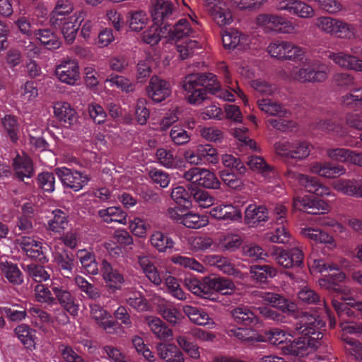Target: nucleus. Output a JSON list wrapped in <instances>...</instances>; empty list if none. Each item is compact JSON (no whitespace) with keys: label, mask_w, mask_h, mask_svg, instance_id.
<instances>
[{"label":"nucleus","mask_w":362,"mask_h":362,"mask_svg":"<svg viewBox=\"0 0 362 362\" xmlns=\"http://www.w3.org/2000/svg\"><path fill=\"white\" fill-rule=\"evenodd\" d=\"M267 51L272 58L281 60L302 62L303 67L291 71V77L300 82H322L327 78L326 66L318 60H313L301 47L291 42L276 40L269 43Z\"/></svg>","instance_id":"f257e3e1"},{"label":"nucleus","mask_w":362,"mask_h":362,"mask_svg":"<svg viewBox=\"0 0 362 362\" xmlns=\"http://www.w3.org/2000/svg\"><path fill=\"white\" fill-rule=\"evenodd\" d=\"M218 69L221 73L223 74L226 85L229 90L222 88L216 76L212 73L187 75L183 81V89L185 91H191L206 86L209 92L217 98L226 101L233 102L235 100V95H237L243 100L244 104L247 105L248 101L246 96L240 90L237 83H233L226 64L224 62L220 63Z\"/></svg>","instance_id":"f03ea898"},{"label":"nucleus","mask_w":362,"mask_h":362,"mask_svg":"<svg viewBox=\"0 0 362 362\" xmlns=\"http://www.w3.org/2000/svg\"><path fill=\"white\" fill-rule=\"evenodd\" d=\"M296 322L293 329L283 330L279 328H272L264 332V340L274 345H279L287 341L288 337H294L296 334L308 335L317 334V338L323 337L321 330L325 325V322L316 315L300 313L296 316Z\"/></svg>","instance_id":"7ed1b4c3"},{"label":"nucleus","mask_w":362,"mask_h":362,"mask_svg":"<svg viewBox=\"0 0 362 362\" xmlns=\"http://www.w3.org/2000/svg\"><path fill=\"white\" fill-rule=\"evenodd\" d=\"M345 279L346 275H344L343 273H339L336 276V279L333 277L332 279L324 278L320 280V285L321 287L338 291L339 293H341L344 295L342 297L344 302H339L335 298H333L332 300V307L335 310L337 315H339L340 317L344 314L349 316H352L354 315V312L349 308H348V305L355 308L358 311L362 312V302L356 301L352 297L350 296L352 294V289L349 286L339 284V283L344 281Z\"/></svg>","instance_id":"20e7f679"},{"label":"nucleus","mask_w":362,"mask_h":362,"mask_svg":"<svg viewBox=\"0 0 362 362\" xmlns=\"http://www.w3.org/2000/svg\"><path fill=\"white\" fill-rule=\"evenodd\" d=\"M40 42L48 49L59 48L61 42L58 37L49 30H36L30 28V25L24 21V54L32 59L37 57L40 54V49L36 43Z\"/></svg>","instance_id":"39448f33"},{"label":"nucleus","mask_w":362,"mask_h":362,"mask_svg":"<svg viewBox=\"0 0 362 362\" xmlns=\"http://www.w3.org/2000/svg\"><path fill=\"white\" fill-rule=\"evenodd\" d=\"M315 25L322 32L337 38L351 40L356 36V26L339 18L320 16L316 19Z\"/></svg>","instance_id":"423d86ee"},{"label":"nucleus","mask_w":362,"mask_h":362,"mask_svg":"<svg viewBox=\"0 0 362 362\" xmlns=\"http://www.w3.org/2000/svg\"><path fill=\"white\" fill-rule=\"evenodd\" d=\"M255 24L265 33L280 34H297L296 25L285 17L271 13L259 14L255 18Z\"/></svg>","instance_id":"0eeeda50"},{"label":"nucleus","mask_w":362,"mask_h":362,"mask_svg":"<svg viewBox=\"0 0 362 362\" xmlns=\"http://www.w3.org/2000/svg\"><path fill=\"white\" fill-rule=\"evenodd\" d=\"M353 312L354 315L349 316L352 317L355 315V312L353 309L357 310L355 308L351 307L350 305H347ZM340 318V327L342 332L341 339L350 347L346 348L347 351L357 360L362 359V343L359 341L349 337V334H362V323H355L353 322L346 321L344 318L345 316L349 315L344 314L341 317L338 315Z\"/></svg>","instance_id":"6e6552de"},{"label":"nucleus","mask_w":362,"mask_h":362,"mask_svg":"<svg viewBox=\"0 0 362 362\" xmlns=\"http://www.w3.org/2000/svg\"><path fill=\"white\" fill-rule=\"evenodd\" d=\"M274 148L279 156L297 160L306 158L310 153L309 144L301 140L279 141L275 144Z\"/></svg>","instance_id":"1a4fd4ad"},{"label":"nucleus","mask_w":362,"mask_h":362,"mask_svg":"<svg viewBox=\"0 0 362 362\" xmlns=\"http://www.w3.org/2000/svg\"><path fill=\"white\" fill-rule=\"evenodd\" d=\"M317 334H310L304 335L296 340L293 341L288 345L282 347L284 354H290L297 356H305L314 351L319 345V339Z\"/></svg>","instance_id":"9d476101"},{"label":"nucleus","mask_w":362,"mask_h":362,"mask_svg":"<svg viewBox=\"0 0 362 362\" xmlns=\"http://www.w3.org/2000/svg\"><path fill=\"white\" fill-rule=\"evenodd\" d=\"M206 9L213 21L219 27L229 25L233 21L228 4L223 0H205Z\"/></svg>","instance_id":"9b49d317"},{"label":"nucleus","mask_w":362,"mask_h":362,"mask_svg":"<svg viewBox=\"0 0 362 362\" xmlns=\"http://www.w3.org/2000/svg\"><path fill=\"white\" fill-rule=\"evenodd\" d=\"M286 211V207L282 204H277L275 206L274 214L276 218V226L274 232L267 233V239L269 241L279 244L290 243L291 235L284 224Z\"/></svg>","instance_id":"f8f14e48"},{"label":"nucleus","mask_w":362,"mask_h":362,"mask_svg":"<svg viewBox=\"0 0 362 362\" xmlns=\"http://www.w3.org/2000/svg\"><path fill=\"white\" fill-rule=\"evenodd\" d=\"M183 177L193 184L209 189H218L221 182L216 175L206 168L194 167L185 172Z\"/></svg>","instance_id":"ddd939ff"},{"label":"nucleus","mask_w":362,"mask_h":362,"mask_svg":"<svg viewBox=\"0 0 362 362\" xmlns=\"http://www.w3.org/2000/svg\"><path fill=\"white\" fill-rule=\"evenodd\" d=\"M317 52L321 57H328L342 69L362 72V59L353 53L350 54L344 51L334 52L329 50L318 51Z\"/></svg>","instance_id":"4468645a"},{"label":"nucleus","mask_w":362,"mask_h":362,"mask_svg":"<svg viewBox=\"0 0 362 362\" xmlns=\"http://www.w3.org/2000/svg\"><path fill=\"white\" fill-rule=\"evenodd\" d=\"M276 8L302 19H310L315 16L314 8L300 0H279L276 3Z\"/></svg>","instance_id":"2eb2a0df"},{"label":"nucleus","mask_w":362,"mask_h":362,"mask_svg":"<svg viewBox=\"0 0 362 362\" xmlns=\"http://www.w3.org/2000/svg\"><path fill=\"white\" fill-rule=\"evenodd\" d=\"M184 157L188 163L193 165H202L206 163L216 164L219 160L216 149L209 144L198 145L194 151H185Z\"/></svg>","instance_id":"dca6fc26"},{"label":"nucleus","mask_w":362,"mask_h":362,"mask_svg":"<svg viewBox=\"0 0 362 362\" xmlns=\"http://www.w3.org/2000/svg\"><path fill=\"white\" fill-rule=\"evenodd\" d=\"M55 173L64 187L72 189L75 192L81 190L90 180L86 174L71 170L65 167L56 168Z\"/></svg>","instance_id":"f3484780"},{"label":"nucleus","mask_w":362,"mask_h":362,"mask_svg":"<svg viewBox=\"0 0 362 362\" xmlns=\"http://www.w3.org/2000/svg\"><path fill=\"white\" fill-rule=\"evenodd\" d=\"M270 252L277 263L285 268L299 267L303 264V253L299 247H294L289 251H286L274 246L271 248Z\"/></svg>","instance_id":"a211bd4d"},{"label":"nucleus","mask_w":362,"mask_h":362,"mask_svg":"<svg viewBox=\"0 0 362 362\" xmlns=\"http://www.w3.org/2000/svg\"><path fill=\"white\" fill-rule=\"evenodd\" d=\"M288 179L297 181L300 185L310 193L315 194L317 196L330 195L329 189L319 182L317 178L308 175L298 173L288 170L286 174Z\"/></svg>","instance_id":"6ab92c4d"},{"label":"nucleus","mask_w":362,"mask_h":362,"mask_svg":"<svg viewBox=\"0 0 362 362\" xmlns=\"http://www.w3.org/2000/svg\"><path fill=\"white\" fill-rule=\"evenodd\" d=\"M57 78L62 83L74 86L80 78L78 63L75 59H65L55 69Z\"/></svg>","instance_id":"aec40b11"},{"label":"nucleus","mask_w":362,"mask_h":362,"mask_svg":"<svg viewBox=\"0 0 362 362\" xmlns=\"http://www.w3.org/2000/svg\"><path fill=\"white\" fill-rule=\"evenodd\" d=\"M252 294L255 297L259 298L263 303L276 308L284 313H293L296 308L293 303L276 293L255 291Z\"/></svg>","instance_id":"412c9836"},{"label":"nucleus","mask_w":362,"mask_h":362,"mask_svg":"<svg viewBox=\"0 0 362 362\" xmlns=\"http://www.w3.org/2000/svg\"><path fill=\"white\" fill-rule=\"evenodd\" d=\"M328 204L322 199L312 198L306 196L304 197H294L293 201V209L306 212L308 214H317L328 211Z\"/></svg>","instance_id":"4be33fe9"},{"label":"nucleus","mask_w":362,"mask_h":362,"mask_svg":"<svg viewBox=\"0 0 362 362\" xmlns=\"http://www.w3.org/2000/svg\"><path fill=\"white\" fill-rule=\"evenodd\" d=\"M148 96L154 103H160L168 98L172 92L170 83L157 76H153L146 88Z\"/></svg>","instance_id":"5701e85b"},{"label":"nucleus","mask_w":362,"mask_h":362,"mask_svg":"<svg viewBox=\"0 0 362 362\" xmlns=\"http://www.w3.org/2000/svg\"><path fill=\"white\" fill-rule=\"evenodd\" d=\"M50 287L55 296V300L57 299L59 303L70 315L76 316L79 306L76 303L74 295L64 286H59L55 283H52Z\"/></svg>","instance_id":"b1692460"},{"label":"nucleus","mask_w":362,"mask_h":362,"mask_svg":"<svg viewBox=\"0 0 362 362\" xmlns=\"http://www.w3.org/2000/svg\"><path fill=\"white\" fill-rule=\"evenodd\" d=\"M83 13L72 14L62 21L59 24H52L56 28H59L68 43H72L76 36L77 31L83 20Z\"/></svg>","instance_id":"393cba45"},{"label":"nucleus","mask_w":362,"mask_h":362,"mask_svg":"<svg viewBox=\"0 0 362 362\" xmlns=\"http://www.w3.org/2000/svg\"><path fill=\"white\" fill-rule=\"evenodd\" d=\"M204 262L209 266L216 267L226 274L234 276L240 279H243L246 276V274L235 269L230 259L226 257L218 255H209L204 257Z\"/></svg>","instance_id":"a878e982"},{"label":"nucleus","mask_w":362,"mask_h":362,"mask_svg":"<svg viewBox=\"0 0 362 362\" xmlns=\"http://www.w3.org/2000/svg\"><path fill=\"white\" fill-rule=\"evenodd\" d=\"M247 165L251 170L260 174L269 182H274L278 177V173L274 167L269 165L261 156H249Z\"/></svg>","instance_id":"bb28decb"},{"label":"nucleus","mask_w":362,"mask_h":362,"mask_svg":"<svg viewBox=\"0 0 362 362\" xmlns=\"http://www.w3.org/2000/svg\"><path fill=\"white\" fill-rule=\"evenodd\" d=\"M89 306L90 317L95 322L107 333H113L116 324L111 320V315L99 304Z\"/></svg>","instance_id":"cd10ccee"},{"label":"nucleus","mask_w":362,"mask_h":362,"mask_svg":"<svg viewBox=\"0 0 362 362\" xmlns=\"http://www.w3.org/2000/svg\"><path fill=\"white\" fill-rule=\"evenodd\" d=\"M298 298L300 301L305 303L322 305L325 312L329 319L330 326H335L336 320L334 318L332 317V312L329 309L327 303L324 299L321 300L320 296L314 290L305 286L298 291Z\"/></svg>","instance_id":"c85d7f7f"},{"label":"nucleus","mask_w":362,"mask_h":362,"mask_svg":"<svg viewBox=\"0 0 362 362\" xmlns=\"http://www.w3.org/2000/svg\"><path fill=\"white\" fill-rule=\"evenodd\" d=\"M332 187L344 194L362 198V179H340L333 182Z\"/></svg>","instance_id":"c756f323"},{"label":"nucleus","mask_w":362,"mask_h":362,"mask_svg":"<svg viewBox=\"0 0 362 362\" xmlns=\"http://www.w3.org/2000/svg\"><path fill=\"white\" fill-rule=\"evenodd\" d=\"M310 172L325 178H334L346 173V169L340 165H332L329 162H315L310 165Z\"/></svg>","instance_id":"7c9ffc66"},{"label":"nucleus","mask_w":362,"mask_h":362,"mask_svg":"<svg viewBox=\"0 0 362 362\" xmlns=\"http://www.w3.org/2000/svg\"><path fill=\"white\" fill-rule=\"evenodd\" d=\"M205 284L208 288L209 298L212 291H216L223 295H230L235 290V284L225 277H205Z\"/></svg>","instance_id":"2f4dec72"},{"label":"nucleus","mask_w":362,"mask_h":362,"mask_svg":"<svg viewBox=\"0 0 362 362\" xmlns=\"http://www.w3.org/2000/svg\"><path fill=\"white\" fill-rule=\"evenodd\" d=\"M300 233L306 239L313 240L316 243L325 244L329 249H333L337 247L334 238L320 229L305 227L300 228Z\"/></svg>","instance_id":"473e14b6"},{"label":"nucleus","mask_w":362,"mask_h":362,"mask_svg":"<svg viewBox=\"0 0 362 362\" xmlns=\"http://www.w3.org/2000/svg\"><path fill=\"white\" fill-rule=\"evenodd\" d=\"M101 273L103 279L110 288L119 289L124 281V276L117 269L112 268L106 260H103L101 265Z\"/></svg>","instance_id":"72a5a7b5"},{"label":"nucleus","mask_w":362,"mask_h":362,"mask_svg":"<svg viewBox=\"0 0 362 362\" xmlns=\"http://www.w3.org/2000/svg\"><path fill=\"white\" fill-rule=\"evenodd\" d=\"M54 116L65 125L71 127L77 122L75 110L66 102H57L53 106Z\"/></svg>","instance_id":"f704fd0d"},{"label":"nucleus","mask_w":362,"mask_h":362,"mask_svg":"<svg viewBox=\"0 0 362 362\" xmlns=\"http://www.w3.org/2000/svg\"><path fill=\"white\" fill-rule=\"evenodd\" d=\"M145 320L150 330L157 339L165 341L172 338V329L158 317L147 316Z\"/></svg>","instance_id":"c9c22d12"},{"label":"nucleus","mask_w":362,"mask_h":362,"mask_svg":"<svg viewBox=\"0 0 362 362\" xmlns=\"http://www.w3.org/2000/svg\"><path fill=\"white\" fill-rule=\"evenodd\" d=\"M170 28L165 23H156L153 22L142 34V40L144 42L154 45L170 33Z\"/></svg>","instance_id":"e433bc0d"},{"label":"nucleus","mask_w":362,"mask_h":362,"mask_svg":"<svg viewBox=\"0 0 362 362\" xmlns=\"http://www.w3.org/2000/svg\"><path fill=\"white\" fill-rule=\"evenodd\" d=\"M156 351L165 362H185L182 352L174 344L160 342L156 345Z\"/></svg>","instance_id":"4c0bfd02"},{"label":"nucleus","mask_w":362,"mask_h":362,"mask_svg":"<svg viewBox=\"0 0 362 362\" xmlns=\"http://www.w3.org/2000/svg\"><path fill=\"white\" fill-rule=\"evenodd\" d=\"M183 312L192 322L197 325L213 327L215 325L214 320L203 309L192 305H185L183 307Z\"/></svg>","instance_id":"58836bf2"},{"label":"nucleus","mask_w":362,"mask_h":362,"mask_svg":"<svg viewBox=\"0 0 362 362\" xmlns=\"http://www.w3.org/2000/svg\"><path fill=\"white\" fill-rule=\"evenodd\" d=\"M173 6L169 0H153L151 16L153 22L163 23V21L172 15Z\"/></svg>","instance_id":"ea45409f"},{"label":"nucleus","mask_w":362,"mask_h":362,"mask_svg":"<svg viewBox=\"0 0 362 362\" xmlns=\"http://www.w3.org/2000/svg\"><path fill=\"white\" fill-rule=\"evenodd\" d=\"M138 264L150 281L156 286H158L162 283V279L160 274L148 256H139Z\"/></svg>","instance_id":"a19ab883"},{"label":"nucleus","mask_w":362,"mask_h":362,"mask_svg":"<svg viewBox=\"0 0 362 362\" xmlns=\"http://www.w3.org/2000/svg\"><path fill=\"white\" fill-rule=\"evenodd\" d=\"M157 311L170 325L178 324L183 317L180 311L173 304L162 301L157 306Z\"/></svg>","instance_id":"79ce46f5"},{"label":"nucleus","mask_w":362,"mask_h":362,"mask_svg":"<svg viewBox=\"0 0 362 362\" xmlns=\"http://www.w3.org/2000/svg\"><path fill=\"white\" fill-rule=\"evenodd\" d=\"M42 242L30 237H24V254L28 257L40 262H45L46 257L42 248Z\"/></svg>","instance_id":"37998d69"},{"label":"nucleus","mask_w":362,"mask_h":362,"mask_svg":"<svg viewBox=\"0 0 362 362\" xmlns=\"http://www.w3.org/2000/svg\"><path fill=\"white\" fill-rule=\"evenodd\" d=\"M0 271L10 283L19 285L23 282L22 273L16 264L8 260H1Z\"/></svg>","instance_id":"c03bdc74"},{"label":"nucleus","mask_w":362,"mask_h":362,"mask_svg":"<svg viewBox=\"0 0 362 362\" xmlns=\"http://www.w3.org/2000/svg\"><path fill=\"white\" fill-rule=\"evenodd\" d=\"M98 215L107 223L116 222L122 225L127 224V214L119 207L111 206L100 209Z\"/></svg>","instance_id":"a18cd8bd"},{"label":"nucleus","mask_w":362,"mask_h":362,"mask_svg":"<svg viewBox=\"0 0 362 362\" xmlns=\"http://www.w3.org/2000/svg\"><path fill=\"white\" fill-rule=\"evenodd\" d=\"M76 257L79 260L85 273L93 275L98 273L95 256L92 252L87 250H78L76 252Z\"/></svg>","instance_id":"49530a36"},{"label":"nucleus","mask_w":362,"mask_h":362,"mask_svg":"<svg viewBox=\"0 0 362 362\" xmlns=\"http://www.w3.org/2000/svg\"><path fill=\"white\" fill-rule=\"evenodd\" d=\"M151 245L159 252H167L174 247L175 242L167 234L155 231L150 237Z\"/></svg>","instance_id":"de8ad7c7"},{"label":"nucleus","mask_w":362,"mask_h":362,"mask_svg":"<svg viewBox=\"0 0 362 362\" xmlns=\"http://www.w3.org/2000/svg\"><path fill=\"white\" fill-rule=\"evenodd\" d=\"M73 10V4L69 0H59L51 14V24H59L67 16H71Z\"/></svg>","instance_id":"09e8293b"},{"label":"nucleus","mask_w":362,"mask_h":362,"mask_svg":"<svg viewBox=\"0 0 362 362\" xmlns=\"http://www.w3.org/2000/svg\"><path fill=\"white\" fill-rule=\"evenodd\" d=\"M48 218L47 228L52 232L61 233L68 225L67 216L60 209L52 211Z\"/></svg>","instance_id":"8fccbe9b"},{"label":"nucleus","mask_w":362,"mask_h":362,"mask_svg":"<svg viewBox=\"0 0 362 362\" xmlns=\"http://www.w3.org/2000/svg\"><path fill=\"white\" fill-rule=\"evenodd\" d=\"M187 243L191 250L194 252H204L206 250L216 251L217 245L214 240L206 235L191 236L187 240Z\"/></svg>","instance_id":"3c124183"},{"label":"nucleus","mask_w":362,"mask_h":362,"mask_svg":"<svg viewBox=\"0 0 362 362\" xmlns=\"http://www.w3.org/2000/svg\"><path fill=\"white\" fill-rule=\"evenodd\" d=\"M149 17L146 12L143 11H130L127 16V23L129 29L133 32H140L148 25Z\"/></svg>","instance_id":"603ef678"},{"label":"nucleus","mask_w":362,"mask_h":362,"mask_svg":"<svg viewBox=\"0 0 362 362\" xmlns=\"http://www.w3.org/2000/svg\"><path fill=\"white\" fill-rule=\"evenodd\" d=\"M245 221L248 224L257 225L267 220L268 214L263 206L249 205L245 210Z\"/></svg>","instance_id":"864d4df0"},{"label":"nucleus","mask_w":362,"mask_h":362,"mask_svg":"<svg viewBox=\"0 0 362 362\" xmlns=\"http://www.w3.org/2000/svg\"><path fill=\"white\" fill-rule=\"evenodd\" d=\"M195 31L186 19H180L168 34L173 40H181L188 37H194Z\"/></svg>","instance_id":"5fc2aeb1"},{"label":"nucleus","mask_w":362,"mask_h":362,"mask_svg":"<svg viewBox=\"0 0 362 362\" xmlns=\"http://www.w3.org/2000/svg\"><path fill=\"white\" fill-rule=\"evenodd\" d=\"M232 316L236 323L246 326H251L258 322L255 315L247 306L235 308L232 311Z\"/></svg>","instance_id":"6e6d98bb"},{"label":"nucleus","mask_w":362,"mask_h":362,"mask_svg":"<svg viewBox=\"0 0 362 362\" xmlns=\"http://www.w3.org/2000/svg\"><path fill=\"white\" fill-rule=\"evenodd\" d=\"M184 284L194 295L203 298H209L208 288L205 284V278L201 281L195 277L187 276L184 279Z\"/></svg>","instance_id":"4d7b16f0"},{"label":"nucleus","mask_w":362,"mask_h":362,"mask_svg":"<svg viewBox=\"0 0 362 362\" xmlns=\"http://www.w3.org/2000/svg\"><path fill=\"white\" fill-rule=\"evenodd\" d=\"M259 108L267 115L283 117L286 113V110L278 103L268 98L257 100Z\"/></svg>","instance_id":"13d9d810"},{"label":"nucleus","mask_w":362,"mask_h":362,"mask_svg":"<svg viewBox=\"0 0 362 362\" xmlns=\"http://www.w3.org/2000/svg\"><path fill=\"white\" fill-rule=\"evenodd\" d=\"M182 224L189 228L199 229L209 224V218L206 216L188 212L184 214Z\"/></svg>","instance_id":"bf43d9fd"},{"label":"nucleus","mask_w":362,"mask_h":362,"mask_svg":"<svg viewBox=\"0 0 362 362\" xmlns=\"http://www.w3.org/2000/svg\"><path fill=\"white\" fill-rule=\"evenodd\" d=\"M170 260L175 264L190 269L199 273H204L206 272L205 267L195 259L192 257L182 255H174L170 258Z\"/></svg>","instance_id":"052dcab7"},{"label":"nucleus","mask_w":362,"mask_h":362,"mask_svg":"<svg viewBox=\"0 0 362 362\" xmlns=\"http://www.w3.org/2000/svg\"><path fill=\"white\" fill-rule=\"evenodd\" d=\"M228 334L243 343H250L257 339L255 330L250 327H233L228 330Z\"/></svg>","instance_id":"680f3d73"},{"label":"nucleus","mask_w":362,"mask_h":362,"mask_svg":"<svg viewBox=\"0 0 362 362\" xmlns=\"http://www.w3.org/2000/svg\"><path fill=\"white\" fill-rule=\"evenodd\" d=\"M250 274L255 280L264 282L268 278L274 277L276 275V270L269 265L253 266L250 267Z\"/></svg>","instance_id":"e2e57ef3"},{"label":"nucleus","mask_w":362,"mask_h":362,"mask_svg":"<svg viewBox=\"0 0 362 362\" xmlns=\"http://www.w3.org/2000/svg\"><path fill=\"white\" fill-rule=\"evenodd\" d=\"M54 262L59 269L63 272L64 276L66 273L71 274L74 268V259L68 254H61L59 252L53 255Z\"/></svg>","instance_id":"0e129e2a"},{"label":"nucleus","mask_w":362,"mask_h":362,"mask_svg":"<svg viewBox=\"0 0 362 362\" xmlns=\"http://www.w3.org/2000/svg\"><path fill=\"white\" fill-rule=\"evenodd\" d=\"M176 341L178 346L192 358L198 359L200 357L199 346L189 341L186 337L183 335L177 336Z\"/></svg>","instance_id":"69168bd1"},{"label":"nucleus","mask_w":362,"mask_h":362,"mask_svg":"<svg viewBox=\"0 0 362 362\" xmlns=\"http://www.w3.org/2000/svg\"><path fill=\"white\" fill-rule=\"evenodd\" d=\"M165 285L168 292L174 298L180 300L187 299V294L183 291L177 280L174 276L168 275L165 277Z\"/></svg>","instance_id":"338daca9"},{"label":"nucleus","mask_w":362,"mask_h":362,"mask_svg":"<svg viewBox=\"0 0 362 362\" xmlns=\"http://www.w3.org/2000/svg\"><path fill=\"white\" fill-rule=\"evenodd\" d=\"M170 137L173 143L177 146L185 145L191 139L190 134L180 125H174L172 127Z\"/></svg>","instance_id":"774afa93"}]
</instances>
